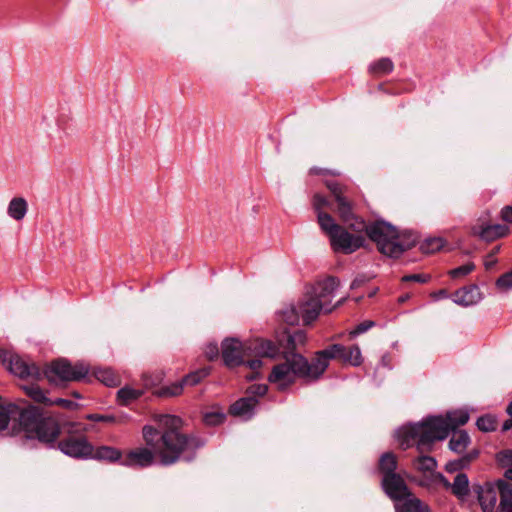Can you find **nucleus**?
Masks as SVG:
<instances>
[{
	"label": "nucleus",
	"mask_w": 512,
	"mask_h": 512,
	"mask_svg": "<svg viewBox=\"0 0 512 512\" xmlns=\"http://www.w3.org/2000/svg\"><path fill=\"white\" fill-rule=\"evenodd\" d=\"M326 187L331 192L337 204L336 211L340 219L348 228L356 232H364L373 241L378 251L389 257L399 258L405 251L416 244V239L409 233L400 232L391 224L384 221H376L369 225L355 216L354 203L349 197V188L337 181H326Z\"/></svg>",
	"instance_id": "1"
},
{
	"label": "nucleus",
	"mask_w": 512,
	"mask_h": 512,
	"mask_svg": "<svg viewBox=\"0 0 512 512\" xmlns=\"http://www.w3.org/2000/svg\"><path fill=\"white\" fill-rule=\"evenodd\" d=\"M156 427L145 425L142 429L145 444L154 449L161 465L170 466L180 460L191 462L197 451L205 445L197 434L182 431L180 417L169 414L156 415Z\"/></svg>",
	"instance_id": "2"
},
{
	"label": "nucleus",
	"mask_w": 512,
	"mask_h": 512,
	"mask_svg": "<svg viewBox=\"0 0 512 512\" xmlns=\"http://www.w3.org/2000/svg\"><path fill=\"white\" fill-rule=\"evenodd\" d=\"M278 353L272 359L282 358L283 361L275 364L267 380L275 385L278 391H286L298 378L312 382L317 381L323 375V365L317 361L316 355L309 361L300 353L281 350V347L275 344Z\"/></svg>",
	"instance_id": "3"
},
{
	"label": "nucleus",
	"mask_w": 512,
	"mask_h": 512,
	"mask_svg": "<svg viewBox=\"0 0 512 512\" xmlns=\"http://www.w3.org/2000/svg\"><path fill=\"white\" fill-rule=\"evenodd\" d=\"M278 352L274 341L264 338H256L245 342L238 338H226L221 344L222 359L229 368L244 364L246 357L273 358Z\"/></svg>",
	"instance_id": "4"
},
{
	"label": "nucleus",
	"mask_w": 512,
	"mask_h": 512,
	"mask_svg": "<svg viewBox=\"0 0 512 512\" xmlns=\"http://www.w3.org/2000/svg\"><path fill=\"white\" fill-rule=\"evenodd\" d=\"M447 437V425L442 416L429 417L400 431V444L404 449L416 444L420 453L430 451L437 440Z\"/></svg>",
	"instance_id": "5"
},
{
	"label": "nucleus",
	"mask_w": 512,
	"mask_h": 512,
	"mask_svg": "<svg viewBox=\"0 0 512 512\" xmlns=\"http://www.w3.org/2000/svg\"><path fill=\"white\" fill-rule=\"evenodd\" d=\"M20 431L26 438L37 439L46 444L55 443L61 432L57 419L44 414L35 406L23 408L20 414Z\"/></svg>",
	"instance_id": "6"
},
{
	"label": "nucleus",
	"mask_w": 512,
	"mask_h": 512,
	"mask_svg": "<svg viewBox=\"0 0 512 512\" xmlns=\"http://www.w3.org/2000/svg\"><path fill=\"white\" fill-rule=\"evenodd\" d=\"M319 226L328 235L334 252L352 254L365 244L366 239L362 232H349L328 213L319 214Z\"/></svg>",
	"instance_id": "7"
},
{
	"label": "nucleus",
	"mask_w": 512,
	"mask_h": 512,
	"mask_svg": "<svg viewBox=\"0 0 512 512\" xmlns=\"http://www.w3.org/2000/svg\"><path fill=\"white\" fill-rule=\"evenodd\" d=\"M89 373V365L84 362L72 364L64 358L52 361L42 371L50 383L74 382L84 379Z\"/></svg>",
	"instance_id": "8"
},
{
	"label": "nucleus",
	"mask_w": 512,
	"mask_h": 512,
	"mask_svg": "<svg viewBox=\"0 0 512 512\" xmlns=\"http://www.w3.org/2000/svg\"><path fill=\"white\" fill-rule=\"evenodd\" d=\"M316 357L317 361L324 366L323 373L326 371L331 359H338L351 366H360L363 363L362 353L357 344L351 346L332 344L323 350L317 351Z\"/></svg>",
	"instance_id": "9"
},
{
	"label": "nucleus",
	"mask_w": 512,
	"mask_h": 512,
	"mask_svg": "<svg viewBox=\"0 0 512 512\" xmlns=\"http://www.w3.org/2000/svg\"><path fill=\"white\" fill-rule=\"evenodd\" d=\"M0 362L19 378L27 380L42 378V370L35 363L27 361L11 351L0 349Z\"/></svg>",
	"instance_id": "10"
},
{
	"label": "nucleus",
	"mask_w": 512,
	"mask_h": 512,
	"mask_svg": "<svg viewBox=\"0 0 512 512\" xmlns=\"http://www.w3.org/2000/svg\"><path fill=\"white\" fill-rule=\"evenodd\" d=\"M59 450L73 458H90L93 454V446L83 434H69L58 442Z\"/></svg>",
	"instance_id": "11"
},
{
	"label": "nucleus",
	"mask_w": 512,
	"mask_h": 512,
	"mask_svg": "<svg viewBox=\"0 0 512 512\" xmlns=\"http://www.w3.org/2000/svg\"><path fill=\"white\" fill-rule=\"evenodd\" d=\"M339 285L340 282L337 278L329 276L322 281H318L311 290H309V292L322 303L325 313L332 312L345 301V298H342L334 306H331L334 293Z\"/></svg>",
	"instance_id": "12"
},
{
	"label": "nucleus",
	"mask_w": 512,
	"mask_h": 512,
	"mask_svg": "<svg viewBox=\"0 0 512 512\" xmlns=\"http://www.w3.org/2000/svg\"><path fill=\"white\" fill-rule=\"evenodd\" d=\"M381 485L387 496L396 503L412 494L404 479L398 473L383 476Z\"/></svg>",
	"instance_id": "13"
},
{
	"label": "nucleus",
	"mask_w": 512,
	"mask_h": 512,
	"mask_svg": "<svg viewBox=\"0 0 512 512\" xmlns=\"http://www.w3.org/2000/svg\"><path fill=\"white\" fill-rule=\"evenodd\" d=\"M157 455L154 449L148 447H138L130 450L122 459L121 464L129 467H148L151 466Z\"/></svg>",
	"instance_id": "14"
},
{
	"label": "nucleus",
	"mask_w": 512,
	"mask_h": 512,
	"mask_svg": "<svg viewBox=\"0 0 512 512\" xmlns=\"http://www.w3.org/2000/svg\"><path fill=\"white\" fill-rule=\"evenodd\" d=\"M298 309L304 324L308 325L317 319L324 306L309 291L298 302Z\"/></svg>",
	"instance_id": "15"
},
{
	"label": "nucleus",
	"mask_w": 512,
	"mask_h": 512,
	"mask_svg": "<svg viewBox=\"0 0 512 512\" xmlns=\"http://www.w3.org/2000/svg\"><path fill=\"white\" fill-rule=\"evenodd\" d=\"M472 232L481 239L490 242L506 236L509 233V228L504 224H481L474 226Z\"/></svg>",
	"instance_id": "16"
},
{
	"label": "nucleus",
	"mask_w": 512,
	"mask_h": 512,
	"mask_svg": "<svg viewBox=\"0 0 512 512\" xmlns=\"http://www.w3.org/2000/svg\"><path fill=\"white\" fill-rule=\"evenodd\" d=\"M258 403L259 402L257 398L253 396H246L234 402L230 406L229 412L233 416L241 417L245 420H248L253 416L254 410L257 407Z\"/></svg>",
	"instance_id": "17"
},
{
	"label": "nucleus",
	"mask_w": 512,
	"mask_h": 512,
	"mask_svg": "<svg viewBox=\"0 0 512 512\" xmlns=\"http://www.w3.org/2000/svg\"><path fill=\"white\" fill-rule=\"evenodd\" d=\"M452 299L454 303L466 307L478 303L481 299V294L478 286L472 284L456 290L453 293Z\"/></svg>",
	"instance_id": "18"
},
{
	"label": "nucleus",
	"mask_w": 512,
	"mask_h": 512,
	"mask_svg": "<svg viewBox=\"0 0 512 512\" xmlns=\"http://www.w3.org/2000/svg\"><path fill=\"white\" fill-rule=\"evenodd\" d=\"M475 490L478 494V501L483 512H493L497 503L499 491L497 492L491 484L478 486Z\"/></svg>",
	"instance_id": "19"
},
{
	"label": "nucleus",
	"mask_w": 512,
	"mask_h": 512,
	"mask_svg": "<svg viewBox=\"0 0 512 512\" xmlns=\"http://www.w3.org/2000/svg\"><path fill=\"white\" fill-rule=\"evenodd\" d=\"M306 333L302 330H297L293 333L285 332L282 338L274 342L277 346L281 347V350L291 351L296 353V349L299 345H304L306 342Z\"/></svg>",
	"instance_id": "20"
},
{
	"label": "nucleus",
	"mask_w": 512,
	"mask_h": 512,
	"mask_svg": "<svg viewBox=\"0 0 512 512\" xmlns=\"http://www.w3.org/2000/svg\"><path fill=\"white\" fill-rule=\"evenodd\" d=\"M22 410L23 408L13 403L3 401L0 397V430L6 429L11 419L17 420L20 425V414Z\"/></svg>",
	"instance_id": "21"
},
{
	"label": "nucleus",
	"mask_w": 512,
	"mask_h": 512,
	"mask_svg": "<svg viewBox=\"0 0 512 512\" xmlns=\"http://www.w3.org/2000/svg\"><path fill=\"white\" fill-rule=\"evenodd\" d=\"M395 509L396 512H431L429 506L414 494L408 495V497L396 503Z\"/></svg>",
	"instance_id": "22"
},
{
	"label": "nucleus",
	"mask_w": 512,
	"mask_h": 512,
	"mask_svg": "<svg viewBox=\"0 0 512 512\" xmlns=\"http://www.w3.org/2000/svg\"><path fill=\"white\" fill-rule=\"evenodd\" d=\"M496 486L500 496L499 512H512V483L498 480Z\"/></svg>",
	"instance_id": "23"
},
{
	"label": "nucleus",
	"mask_w": 512,
	"mask_h": 512,
	"mask_svg": "<svg viewBox=\"0 0 512 512\" xmlns=\"http://www.w3.org/2000/svg\"><path fill=\"white\" fill-rule=\"evenodd\" d=\"M469 420V414L465 411H454L449 412L443 417L444 423L447 425V436L450 431H454L456 428L465 425Z\"/></svg>",
	"instance_id": "24"
},
{
	"label": "nucleus",
	"mask_w": 512,
	"mask_h": 512,
	"mask_svg": "<svg viewBox=\"0 0 512 512\" xmlns=\"http://www.w3.org/2000/svg\"><path fill=\"white\" fill-rule=\"evenodd\" d=\"M27 211L28 204L23 197H15L9 202L7 213L12 219L16 221L22 220Z\"/></svg>",
	"instance_id": "25"
},
{
	"label": "nucleus",
	"mask_w": 512,
	"mask_h": 512,
	"mask_svg": "<svg viewBox=\"0 0 512 512\" xmlns=\"http://www.w3.org/2000/svg\"><path fill=\"white\" fill-rule=\"evenodd\" d=\"M91 457L98 460H106L109 462H122L123 459L121 451L110 446H101L98 447L96 450L93 449V454Z\"/></svg>",
	"instance_id": "26"
},
{
	"label": "nucleus",
	"mask_w": 512,
	"mask_h": 512,
	"mask_svg": "<svg viewBox=\"0 0 512 512\" xmlns=\"http://www.w3.org/2000/svg\"><path fill=\"white\" fill-rule=\"evenodd\" d=\"M394 69V64L390 58H380L369 66V73L375 77H381L390 74Z\"/></svg>",
	"instance_id": "27"
},
{
	"label": "nucleus",
	"mask_w": 512,
	"mask_h": 512,
	"mask_svg": "<svg viewBox=\"0 0 512 512\" xmlns=\"http://www.w3.org/2000/svg\"><path fill=\"white\" fill-rule=\"evenodd\" d=\"M470 443V437L464 430L454 431L449 441V447L456 453H462L465 451Z\"/></svg>",
	"instance_id": "28"
},
{
	"label": "nucleus",
	"mask_w": 512,
	"mask_h": 512,
	"mask_svg": "<svg viewBox=\"0 0 512 512\" xmlns=\"http://www.w3.org/2000/svg\"><path fill=\"white\" fill-rule=\"evenodd\" d=\"M398 461L392 452H385L379 459L378 468L383 476L396 473Z\"/></svg>",
	"instance_id": "29"
},
{
	"label": "nucleus",
	"mask_w": 512,
	"mask_h": 512,
	"mask_svg": "<svg viewBox=\"0 0 512 512\" xmlns=\"http://www.w3.org/2000/svg\"><path fill=\"white\" fill-rule=\"evenodd\" d=\"M452 493L459 499H464L469 493V480L466 474L459 473L451 485Z\"/></svg>",
	"instance_id": "30"
},
{
	"label": "nucleus",
	"mask_w": 512,
	"mask_h": 512,
	"mask_svg": "<svg viewBox=\"0 0 512 512\" xmlns=\"http://www.w3.org/2000/svg\"><path fill=\"white\" fill-rule=\"evenodd\" d=\"M143 395L142 389H135L132 387H123L117 392V398L122 405H127L130 402L138 399Z\"/></svg>",
	"instance_id": "31"
},
{
	"label": "nucleus",
	"mask_w": 512,
	"mask_h": 512,
	"mask_svg": "<svg viewBox=\"0 0 512 512\" xmlns=\"http://www.w3.org/2000/svg\"><path fill=\"white\" fill-rule=\"evenodd\" d=\"M95 377L104 385L114 387L119 384V377L109 368H101L94 372Z\"/></svg>",
	"instance_id": "32"
},
{
	"label": "nucleus",
	"mask_w": 512,
	"mask_h": 512,
	"mask_svg": "<svg viewBox=\"0 0 512 512\" xmlns=\"http://www.w3.org/2000/svg\"><path fill=\"white\" fill-rule=\"evenodd\" d=\"M23 389L25 390V393L35 402L49 406L50 398L46 397L44 391L38 385H25Z\"/></svg>",
	"instance_id": "33"
},
{
	"label": "nucleus",
	"mask_w": 512,
	"mask_h": 512,
	"mask_svg": "<svg viewBox=\"0 0 512 512\" xmlns=\"http://www.w3.org/2000/svg\"><path fill=\"white\" fill-rule=\"evenodd\" d=\"M209 374L210 368L205 367L189 373L181 381L183 382L184 386H195L198 383H200L204 378H206Z\"/></svg>",
	"instance_id": "34"
},
{
	"label": "nucleus",
	"mask_w": 512,
	"mask_h": 512,
	"mask_svg": "<svg viewBox=\"0 0 512 512\" xmlns=\"http://www.w3.org/2000/svg\"><path fill=\"white\" fill-rule=\"evenodd\" d=\"M280 316L284 322L289 325H296L299 323L301 313L298 309V304L290 305L280 312Z\"/></svg>",
	"instance_id": "35"
},
{
	"label": "nucleus",
	"mask_w": 512,
	"mask_h": 512,
	"mask_svg": "<svg viewBox=\"0 0 512 512\" xmlns=\"http://www.w3.org/2000/svg\"><path fill=\"white\" fill-rule=\"evenodd\" d=\"M184 384L182 381L172 383L167 386H163L156 391L159 397H174L178 396L183 392Z\"/></svg>",
	"instance_id": "36"
},
{
	"label": "nucleus",
	"mask_w": 512,
	"mask_h": 512,
	"mask_svg": "<svg viewBox=\"0 0 512 512\" xmlns=\"http://www.w3.org/2000/svg\"><path fill=\"white\" fill-rule=\"evenodd\" d=\"M414 465L419 471L431 472L436 468L437 463L433 457L422 455L415 460Z\"/></svg>",
	"instance_id": "37"
},
{
	"label": "nucleus",
	"mask_w": 512,
	"mask_h": 512,
	"mask_svg": "<svg viewBox=\"0 0 512 512\" xmlns=\"http://www.w3.org/2000/svg\"><path fill=\"white\" fill-rule=\"evenodd\" d=\"M476 425L480 431L491 432L497 429V420L492 415H484L477 419Z\"/></svg>",
	"instance_id": "38"
},
{
	"label": "nucleus",
	"mask_w": 512,
	"mask_h": 512,
	"mask_svg": "<svg viewBox=\"0 0 512 512\" xmlns=\"http://www.w3.org/2000/svg\"><path fill=\"white\" fill-rule=\"evenodd\" d=\"M478 456V452L477 451H472L468 454H466L465 456H463L462 458L458 459V460H455V461H452L450 462L448 465H447V469L448 470H457V469H462V468H465L466 466H468L474 459H476Z\"/></svg>",
	"instance_id": "39"
},
{
	"label": "nucleus",
	"mask_w": 512,
	"mask_h": 512,
	"mask_svg": "<svg viewBox=\"0 0 512 512\" xmlns=\"http://www.w3.org/2000/svg\"><path fill=\"white\" fill-rule=\"evenodd\" d=\"M443 247V240L441 238H432L423 242L420 249L423 253L432 254L439 251Z\"/></svg>",
	"instance_id": "40"
},
{
	"label": "nucleus",
	"mask_w": 512,
	"mask_h": 512,
	"mask_svg": "<svg viewBox=\"0 0 512 512\" xmlns=\"http://www.w3.org/2000/svg\"><path fill=\"white\" fill-rule=\"evenodd\" d=\"M475 269V265L473 262H468L464 265H461L457 268H454L449 271V275L453 279L464 277L470 274Z\"/></svg>",
	"instance_id": "41"
},
{
	"label": "nucleus",
	"mask_w": 512,
	"mask_h": 512,
	"mask_svg": "<svg viewBox=\"0 0 512 512\" xmlns=\"http://www.w3.org/2000/svg\"><path fill=\"white\" fill-rule=\"evenodd\" d=\"M374 326H375L374 321L365 320V321L361 322L360 324H358L354 329L349 331V337H350V339H353L354 337H356L362 333H365L366 331H368L370 328H372Z\"/></svg>",
	"instance_id": "42"
},
{
	"label": "nucleus",
	"mask_w": 512,
	"mask_h": 512,
	"mask_svg": "<svg viewBox=\"0 0 512 512\" xmlns=\"http://www.w3.org/2000/svg\"><path fill=\"white\" fill-rule=\"evenodd\" d=\"M330 202L322 195L316 194L313 197V207L317 212V220L319 221V214L325 213L322 209L329 207Z\"/></svg>",
	"instance_id": "43"
},
{
	"label": "nucleus",
	"mask_w": 512,
	"mask_h": 512,
	"mask_svg": "<svg viewBox=\"0 0 512 512\" xmlns=\"http://www.w3.org/2000/svg\"><path fill=\"white\" fill-rule=\"evenodd\" d=\"M225 419V415L220 412H209L204 415V422L207 425L215 426L221 424Z\"/></svg>",
	"instance_id": "44"
},
{
	"label": "nucleus",
	"mask_w": 512,
	"mask_h": 512,
	"mask_svg": "<svg viewBox=\"0 0 512 512\" xmlns=\"http://www.w3.org/2000/svg\"><path fill=\"white\" fill-rule=\"evenodd\" d=\"M52 405L60 406L67 410H75L79 406L76 402H74L72 400L64 399V398L50 399L49 406H52Z\"/></svg>",
	"instance_id": "45"
},
{
	"label": "nucleus",
	"mask_w": 512,
	"mask_h": 512,
	"mask_svg": "<svg viewBox=\"0 0 512 512\" xmlns=\"http://www.w3.org/2000/svg\"><path fill=\"white\" fill-rule=\"evenodd\" d=\"M267 391L268 386L266 384H253L247 389V396H253L258 399V397L264 396Z\"/></svg>",
	"instance_id": "46"
},
{
	"label": "nucleus",
	"mask_w": 512,
	"mask_h": 512,
	"mask_svg": "<svg viewBox=\"0 0 512 512\" xmlns=\"http://www.w3.org/2000/svg\"><path fill=\"white\" fill-rule=\"evenodd\" d=\"M496 285L499 289H502V290L511 289L512 288V271L500 276L496 281Z\"/></svg>",
	"instance_id": "47"
},
{
	"label": "nucleus",
	"mask_w": 512,
	"mask_h": 512,
	"mask_svg": "<svg viewBox=\"0 0 512 512\" xmlns=\"http://www.w3.org/2000/svg\"><path fill=\"white\" fill-rule=\"evenodd\" d=\"M430 275L428 274H410L402 277L403 282H418V283H426L430 280Z\"/></svg>",
	"instance_id": "48"
},
{
	"label": "nucleus",
	"mask_w": 512,
	"mask_h": 512,
	"mask_svg": "<svg viewBox=\"0 0 512 512\" xmlns=\"http://www.w3.org/2000/svg\"><path fill=\"white\" fill-rule=\"evenodd\" d=\"M498 460L503 466H512V450H505L498 454Z\"/></svg>",
	"instance_id": "49"
},
{
	"label": "nucleus",
	"mask_w": 512,
	"mask_h": 512,
	"mask_svg": "<svg viewBox=\"0 0 512 512\" xmlns=\"http://www.w3.org/2000/svg\"><path fill=\"white\" fill-rule=\"evenodd\" d=\"M88 420L95 422H114L115 417L112 415H101V414H91L87 416Z\"/></svg>",
	"instance_id": "50"
},
{
	"label": "nucleus",
	"mask_w": 512,
	"mask_h": 512,
	"mask_svg": "<svg viewBox=\"0 0 512 512\" xmlns=\"http://www.w3.org/2000/svg\"><path fill=\"white\" fill-rule=\"evenodd\" d=\"M205 354L209 360H214L218 357L219 349L217 344H209L206 347Z\"/></svg>",
	"instance_id": "51"
},
{
	"label": "nucleus",
	"mask_w": 512,
	"mask_h": 512,
	"mask_svg": "<svg viewBox=\"0 0 512 512\" xmlns=\"http://www.w3.org/2000/svg\"><path fill=\"white\" fill-rule=\"evenodd\" d=\"M501 219L512 224V206H505L501 210Z\"/></svg>",
	"instance_id": "52"
},
{
	"label": "nucleus",
	"mask_w": 512,
	"mask_h": 512,
	"mask_svg": "<svg viewBox=\"0 0 512 512\" xmlns=\"http://www.w3.org/2000/svg\"><path fill=\"white\" fill-rule=\"evenodd\" d=\"M260 357H256V359H251V360H248L246 362L247 366L253 370V371H257L258 369H260L262 367V360L259 359Z\"/></svg>",
	"instance_id": "53"
},
{
	"label": "nucleus",
	"mask_w": 512,
	"mask_h": 512,
	"mask_svg": "<svg viewBox=\"0 0 512 512\" xmlns=\"http://www.w3.org/2000/svg\"><path fill=\"white\" fill-rule=\"evenodd\" d=\"M366 279L364 276H359V277H356L352 283H351V289H355V288H358L360 287L361 285H363L365 283Z\"/></svg>",
	"instance_id": "54"
},
{
	"label": "nucleus",
	"mask_w": 512,
	"mask_h": 512,
	"mask_svg": "<svg viewBox=\"0 0 512 512\" xmlns=\"http://www.w3.org/2000/svg\"><path fill=\"white\" fill-rule=\"evenodd\" d=\"M435 300L443 299L448 297V292L445 289H441L431 295Z\"/></svg>",
	"instance_id": "55"
},
{
	"label": "nucleus",
	"mask_w": 512,
	"mask_h": 512,
	"mask_svg": "<svg viewBox=\"0 0 512 512\" xmlns=\"http://www.w3.org/2000/svg\"><path fill=\"white\" fill-rule=\"evenodd\" d=\"M512 428V417L505 420L502 424L501 430L502 432H507Z\"/></svg>",
	"instance_id": "56"
},
{
	"label": "nucleus",
	"mask_w": 512,
	"mask_h": 512,
	"mask_svg": "<svg viewBox=\"0 0 512 512\" xmlns=\"http://www.w3.org/2000/svg\"><path fill=\"white\" fill-rule=\"evenodd\" d=\"M496 263V259H494L493 257L492 258H489L487 257L486 261H485V267L487 269L491 268L494 264Z\"/></svg>",
	"instance_id": "57"
},
{
	"label": "nucleus",
	"mask_w": 512,
	"mask_h": 512,
	"mask_svg": "<svg viewBox=\"0 0 512 512\" xmlns=\"http://www.w3.org/2000/svg\"><path fill=\"white\" fill-rule=\"evenodd\" d=\"M508 469L505 471V478L512 481V466H507Z\"/></svg>",
	"instance_id": "58"
},
{
	"label": "nucleus",
	"mask_w": 512,
	"mask_h": 512,
	"mask_svg": "<svg viewBox=\"0 0 512 512\" xmlns=\"http://www.w3.org/2000/svg\"><path fill=\"white\" fill-rule=\"evenodd\" d=\"M440 479H441V482L443 483V485L446 488H450L451 489V485L452 484L443 475H440Z\"/></svg>",
	"instance_id": "59"
},
{
	"label": "nucleus",
	"mask_w": 512,
	"mask_h": 512,
	"mask_svg": "<svg viewBox=\"0 0 512 512\" xmlns=\"http://www.w3.org/2000/svg\"><path fill=\"white\" fill-rule=\"evenodd\" d=\"M499 252V247H495L491 253L488 255L489 258H494V256Z\"/></svg>",
	"instance_id": "60"
},
{
	"label": "nucleus",
	"mask_w": 512,
	"mask_h": 512,
	"mask_svg": "<svg viewBox=\"0 0 512 512\" xmlns=\"http://www.w3.org/2000/svg\"><path fill=\"white\" fill-rule=\"evenodd\" d=\"M507 414L512 417V401L509 403V405L506 408Z\"/></svg>",
	"instance_id": "61"
},
{
	"label": "nucleus",
	"mask_w": 512,
	"mask_h": 512,
	"mask_svg": "<svg viewBox=\"0 0 512 512\" xmlns=\"http://www.w3.org/2000/svg\"><path fill=\"white\" fill-rule=\"evenodd\" d=\"M73 395H74L75 397H77V398H79V397H80V395H79L77 392H74V393H73Z\"/></svg>",
	"instance_id": "62"
}]
</instances>
